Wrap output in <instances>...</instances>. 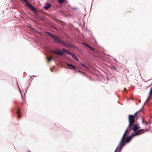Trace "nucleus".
I'll use <instances>...</instances> for the list:
<instances>
[{"label":"nucleus","mask_w":152,"mask_h":152,"mask_svg":"<svg viewBox=\"0 0 152 152\" xmlns=\"http://www.w3.org/2000/svg\"><path fill=\"white\" fill-rule=\"evenodd\" d=\"M131 130V128L128 127L127 129L125 131L124 133V134L119 144L118 147H119V149L121 150L123 146L125 145V143H124V140L126 138V136L127 134L128 133H129Z\"/></svg>","instance_id":"nucleus-1"},{"label":"nucleus","mask_w":152,"mask_h":152,"mask_svg":"<svg viewBox=\"0 0 152 152\" xmlns=\"http://www.w3.org/2000/svg\"><path fill=\"white\" fill-rule=\"evenodd\" d=\"M21 1H24L26 3V6L28 8L34 12L36 13L37 12V10L36 9L29 3H28L27 0H20Z\"/></svg>","instance_id":"nucleus-2"},{"label":"nucleus","mask_w":152,"mask_h":152,"mask_svg":"<svg viewBox=\"0 0 152 152\" xmlns=\"http://www.w3.org/2000/svg\"><path fill=\"white\" fill-rule=\"evenodd\" d=\"M135 118H134V116L133 115H129L128 121L129 124L128 127L130 128H131V127L132 126L135 122Z\"/></svg>","instance_id":"nucleus-3"},{"label":"nucleus","mask_w":152,"mask_h":152,"mask_svg":"<svg viewBox=\"0 0 152 152\" xmlns=\"http://www.w3.org/2000/svg\"><path fill=\"white\" fill-rule=\"evenodd\" d=\"M48 35L53 38L55 42L62 44V42H63L60 38L53 35L50 33L48 32Z\"/></svg>","instance_id":"nucleus-4"},{"label":"nucleus","mask_w":152,"mask_h":152,"mask_svg":"<svg viewBox=\"0 0 152 152\" xmlns=\"http://www.w3.org/2000/svg\"><path fill=\"white\" fill-rule=\"evenodd\" d=\"M145 130V132L147 131L146 129H141L139 130L138 131H136L135 132L132 134V136H136L140 135L144 132V130Z\"/></svg>","instance_id":"nucleus-5"},{"label":"nucleus","mask_w":152,"mask_h":152,"mask_svg":"<svg viewBox=\"0 0 152 152\" xmlns=\"http://www.w3.org/2000/svg\"><path fill=\"white\" fill-rule=\"evenodd\" d=\"M51 52L57 55H61V56L63 55V53L61 50H51Z\"/></svg>","instance_id":"nucleus-6"},{"label":"nucleus","mask_w":152,"mask_h":152,"mask_svg":"<svg viewBox=\"0 0 152 152\" xmlns=\"http://www.w3.org/2000/svg\"><path fill=\"white\" fill-rule=\"evenodd\" d=\"M61 44L63 46L66 48H71L72 47V45L70 44V43L68 42L66 43H65L63 42H62Z\"/></svg>","instance_id":"nucleus-7"},{"label":"nucleus","mask_w":152,"mask_h":152,"mask_svg":"<svg viewBox=\"0 0 152 152\" xmlns=\"http://www.w3.org/2000/svg\"><path fill=\"white\" fill-rule=\"evenodd\" d=\"M66 64L67 66L70 67L69 68H67L68 69H74L75 70L76 69L75 67L72 64H69L67 63H66Z\"/></svg>","instance_id":"nucleus-8"},{"label":"nucleus","mask_w":152,"mask_h":152,"mask_svg":"<svg viewBox=\"0 0 152 152\" xmlns=\"http://www.w3.org/2000/svg\"><path fill=\"white\" fill-rule=\"evenodd\" d=\"M139 128H140L138 126L137 124H134L133 128H132V126L131 127V130H133L135 132Z\"/></svg>","instance_id":"nucleus-9"},{"label":"nucleus","mask_w":152,"mask_h":152,"mask_svg":"<svg viewBox=\"0 0 152 152\" xmlns=\"http://www.w3.org/2000/svg\"><path fill=\"white\" fill-rule=\"evenodd\" d=\"M51 5L50 3H47L46 5H45L43 8L45 10H47L49 9L51 7Z\"/></svg>","instance_id":"nucleus-10"},{"label":"nucleus","mask_w":152,"mask_h":152,"mask_svg":"<svg viewBox=\"0 0 152 152\" xmlns=\"http://www.w3.org/2000/svg\"><path fill=\"white\" fill-rule=\"evenodd\" d=\"M134 137V136H132V134L131 136H129L125 140V142L126 143L129 142L132 139V137Z\"/></svg>","instance_id":"nucleus-11"},{"label":"nucleus","mask_w":152,"mask_h":152,"mask_svg":"<svg viewBox=\"0 0 152 152\" xmlns=\"http://www.w3.org/2000/svg\"><path fill=\"white\" fill-rule=\"evenodd\" d=\"M20 108H18V110L17 112V113L18 115V118H21V115L20 114Z\"/></svg>","instance_id":"nucleus-12"},{"label":"nucleus","mask_w":152,"mask_h":152,"mask_svg":"<svg viewBox=\"0 0 152 152\" xmlns=\"http://www.w3.org/2000/svg\"><path fill=\"white\" fill-rule=\"evenodd\" d=\"M72 55V57L75 59V60L78 61V59L77 57L74 54H72L71 55Z\"/></svg>","instance_id":"nucleus-13"},{"label":"nucleus","mask_w":152,"mask_h":152,"mask_svg":"<svg viewBox=\"0 0 152 152\" xmlns=\"http://www.w3.org/2000/svg\"><path fill=\"white\" fill-rule=\"evenodd\" d=\"M80 65L81 66H82L84 67L85 68L87 69H88V68L87 66L85 65L83 63H81L80 64Z\"/></svg>","instance_id":"nucleus-14"},{"label":"nucleus","mask_w":152,"mask_h":152,"mask_svg":"<svg viewBox=\"0 0 152 152\" xmlns=\"http://www.w3.org/2000/svg\"><path fill=\"white\" fill-rule=\"evenodd\" d=\"M58 2L60 4H62L65 1V0H58Z\"/></svg>","instance_id":"nucleus-15"},{"label":"nucleus","mask_w":152,"mask_h":152,"mask_svg":"<svg viewBox=\"0 0 152 152\" xmlns=\"http://www.w3.org/2000/svg\"><path fill=\"white\" fill-rule=\"evenodd\" d=\"M152 95H149V96L148 97L147 100H146L145 102L147 103L148 102V101L149 100V99H151V97Z\"/></svg>","instance_id":"nucleus-16"},{"label":"nucleus","mask_w":152,"mask_h":152,"mask_svg":"<svg viewBox=\"0 0 152 152\" xmlns=\"http://www.w3.org/2000/svg\"><path fill=\"white\" fill-rule=\"evenodd\" d=\"M46 58H47L48 59V61H49L51 60V59L52 58H53V57L52 56H51V57L49 58V57H47Z\"/></svg>","instance_id":"nucleus-17"},{"label":"nucleus","mask_w":152,"mask_h":152,"mask_svg":"<svg viewBox=\"0 0 152 152\" xmlns=\"http://www.w3.org/2000/svg\"><path fill=\"white\" fill-rule=\"evenodd\" d=\"M83 44L84 45H85L86 47H88V48L90 46L89 45H88L86 43H83Z\"/></svg>","instance_id":"nucleus-18"},{"label":"nucleus","mask_w":152,"mask_h":152,"mask_svg":"<svg viewBox=\"0 0 152 152\" xmlns=\"http://www.w3.org/2000/svg\"><path fill=\"white\" fill-rule=\"evenodd\" d=\"M68 54L71 55L72 53L70 52L69 50H68L67 52L66 53Z\"/></svg>","instance_id":"nucleus-19"},{"label":"nucleus","mask_w":152,"mask_h":152,"mask_svg":"<svg viewBox=\"0 0 152 152\" xmlns=\"http://www.w3.org/2000/svg\"><path fill=\"white\" fill-rule=\"evenodd\" d=\"M62 51L64 52L65 53H66L67 52V50H66L65 49V48H63L62 49Z\"/></svg>","instance_id":"nucleus-20"},{"label":"nucleus","mask_w":152,"mask_h":152,"mask_svg":"<svg viewBox=\"0 0 152 152\" xmlns=\"http://www.w3.org/2000/svg\"><path fill=\"white\" fill-rule=\"evenodd\" d=\"M149 94L152 95V88H151V89L150 91Z\"/></svg>","instance_id":"nucleus-21"},{"label":"nucleus","mask_w":152,"mask_h":152,"mask_svg":"<svg viewBox=\"0 0 152 152\" xmlns=\"http://www.w3.org/2000/svg\"><path fill=\"white\" fill-rule=\"evenodd\" d=\"M137 112H136L134 114V115H133L134 116V118H135V117L137 116Z\"/></svg>","instance_id":"nucleus-22"},{"label":"nucleus","mask_w":152,"mask_h":152,"mask_svg":"<svg viewBox=\"0 0 152 152\" xmlns=\"http://www.w3.org/2000/svg\"><path fill=\"white\" fill-rule=\"evenodd\" d=\"M89 48H90L91 50H94V48L91 47L90 46H89Z\"/></svg>","instance_id":"nucleus-23"},{"label":"nucleus","mask_w":152,"mask_h":152,"mask_svg":"<svg viewBox=\"0 0 152 152\" xmlns=\"http://www.w3.org/2000/svg\"><path fill=\"white\" fill-rule=\"evenodd\" d=\"M142 123H143V124H144V123H146V124H147V122H145V121H144V119H143V121H142Z\"/></svg>","instance_id":"nucleus-24"},{"label":"nucleus","mask_w":152,"mask_h":152,"mask_svg":"<svg viewBox=\"0 0 152 152\" xmlns=\"http://www.w3.org/2000/svg\"><path fill=\"white\" fill-rule=\"evenodd\" d=\"M118 147L116 148V150H115V152H117V150H118Z\"/></svg>","instance_id":"nucleus-25"},{"label":"nucleus","mask_w":152,"mask_h":152,"mask_svg":"<svg viewBox=\"0 0 152 152\" xmlns=\"http://www.w3.org/2000/svg\"><path fill=\"white\" fill-rule=\"evenodd\" d=\"M124 91H127L126 89V88H124Z\"/></svg>","instance_id":"nucleus-26"},{"label":"nucleus","mask_w":152,"mask_h":152,"mask_svg":"<svg viewBox=\"0 0 152 152\" xmlns=\"http://www.w3.org/2000/svg\"><path fill=\"white\" fill-rule=\"evenodd\" d=\"M27 152H31L29 151H28Z\"/></svg>","instance_id":"nucleus-27"}]
</instances>
